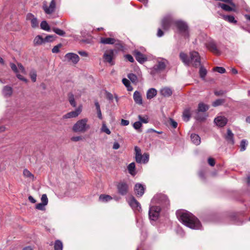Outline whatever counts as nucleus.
<instances>
[{
	"instance_id": "a211bd4d",
	"label": "nucleus",
	"mask_w": 250,
	"mask_h": 250,
	"mask_svg": "<svg viewBox=\"0 0 250 250\" xmlns=\"http://www.w3.org/2000/svg\"><path fill=\"white\" fill-rule=\"evenodd\" d=\"M26 20L30 21L31 23V26L33 28H36L38 26L39 22L35 16L31 14L28 13L26 15Z\"/></svg>"
},
{
	"instance_id": "473e14b6",
	"label": "nucleus",
	"mask_w": 250,
	"mask_h": 250,
	"mask_svg": "<svg viewBox=\"0 0 250 250\" xmlns=\"http://www.w3.org/2000/svg\"><path fill=\"white\" fill-rule=\"evenodd\" d=\"M44 43V40L40 35L36 36L34 40V43L35 45H38Z\"/></svg>"
},
{
	"instance_id": "052dcab7",
	"label": "nucleus",
	"mask_w": 250,
	"mask_h": 250,
	"mask_svg": "<svg viewBox=\"0 0 250 250\" xmlns=\"http://www.w3.org/2000/svg\"><path fill=\"white\" fill-rule=\"evenodd\" d=\"M71 141H74V142H78L80 140H82V137L81 136H74V137H72L71 138Z\"/></svg>"
},
{
	"instance_id": "39448f33",
	"label": "nucleus",
	"mask_w": 250,
	"mask_h": 250,
	"mask_svg": "<svg viewBox=\"0 0 250 250\" xmlns=\"http://www.w3.org/2000/svg\"><path fill=\"white\" fill-rule=\"evenodd\" d=\"M175 24L178 30L179 33L185 38L189 37V31L187 24L183 21H178L175 22Z\"/></svg>"
},
{
	"instance_id": "774afa93",
	"label": "nucleus",
	"mask_w": 250,
	"mask_h": 250,
	"mask_svg": "<svg viewBox=\"0 0 250 250\" xmlns=\"http://www.w3.org/2000/svg\"><path fill=\"white\" fill-rule=\"evenodd\" d=\"M129 122L128 120L122 119L121 120V125L124 126H126L128 125Z\"/></svg>"
},
{
	"instance_id": "680f3d73",
	"label": "nucleus",
	"mask_w": 250,
	"mask_h": 250,
	"mask_svg": "<svg viewBox=\"0 0 250 250\" xmlns=\"http://www.w3.org/2000/svg\"><path fill=\"white\" fill-rule=\"evenodd\" d=\"M78 53L81 56L87 57L88 56V54L85 51H78Z\"/></svg>"
},
{
	"instance_id": "4468645a",
	"label": "nucleus",
	"mask_w": 250,
	"mask_h": 250,
	"mask_svg": "<svg viewBox=\"0 0 250 250\" xmlns=\"http://www.w3.org/2000/svg\"><path fill=\"white\" fill-rule=\"evenodd\" d=\"M82 112V107L79 106L75 110L71 111L64 115L63 119H68L77 117Z\"/></svg>"
},
{
	"instance_id": "a19ab883",
	"label": "nucleus",
	"mask_w": 250,
	"mask_h": 250,
	"mask_svg": "<svg viewBox=\"0 0 250 250\" xmlns=\"http://www.w3.org/2000/svg\"><path fill=\"white\" fill-rule=\"evenodd\" d=\"M23 175L26 177L29 178L30 179H34V175L27 169H25L23 172Z\"/></svg>"
},
{
	"instance_id": "69168bd1",
	"label": "nucleus",
	"mask_w": 250,
	"mask_h": 250,
	"mask_svg": "<svg viewBox=\"0 0 250 250\" xmlns=\"http://www.w3.org/2000/svg\"><path fill=\"white\" fill-rule=\"evenodd\" d=\"M170 125L174 128H175L177 126V123L176 122L174 121L173 120L170 119Z\"/></svg>"
},
{
	"instance_id": "1a4fd4ad",
	"label": "nucleus",
	"mask_w": 250,
	"mask_h": 250,
	"mask_svg": "<svg viewBox=\"0 0 250 250\" xmlns=\"http://www.w3.org/2000/svg\"><path fill=\"white\" fill-rule=\"evenodd\" d=\"M208 106L207 104H203V103H200L198 104V113L197 115H196L195 118L197 120L199 121H203L206 119L205 117H200V114L199 112H206L207 110L208 109Z\"/></svg>"
},
{
	"instance_id": "49530a36",
	"label": "nucleus",
	"mask_w": 250,
	"mask_h": 250,
	"mask_svg": "<svg viewBox=\"0 0 250 250\" xmlns=\"http://www.w3.org/2000/svg\"><path fill=\"white\" fill-rule=\"evenodd\" d=\"M69 101L70 104L73 106V107H75L76 105L74 95L70 93L69 94Z\"/></svg>"
},
{
	"instance_id": "20e7f679",
	"label": "nucleus",
	"mask_w": 250,
	"mask_h": 250,
	"mask_svg": "<svg viewBox=\"0 0 250 250\" xmlns=\"http://www.w3.org/2000/svg\"><path fill=\"white\" fill-rule=\"evenodd\" d=\"M167 64L168 61L166 59L162 58H158L156 61V64L152 69L151 74H154L156 73L163 71Z\"/></svg>"
},
{
	"instance_id": "2f4dec72",
	"label": "nucleus",
	"mask_w": 250,
	"mask_h": 250,
	"mask_svg": "<svg viewBox=\"0 0 250 250\" xmlns=\"http://www.w3.org/2000/svg\"><path fill=\"white\" fill-rule=\"evenodd\" d=\"M220 15L222 17L224 20L228 21L230 23L236 24L237 22V21L235 20V18L233 16H227L224 15Z\"/></svg>"
},
{
	"instance_id": "6e6d98bb",
	"label": "nucleus",
	"mask_w": 250,
	"mask_h": 250,
	"mask_svg": "<svg viewBox=\"0 0 250 250\" xmlns=\"http://www.w3.org/2000/svg\"><path fill=\"white\" fill-rule=\"evenodd\" d=\"M61 44H59L57 45H56L52 49V52L53 53H58L59 52V48L61 47Z\"/></svg>"
},
{
	"instance_id": "8fccbe9b",
	"label": "nucleus",
	"mask_w": 250,
	"mask_h": 250,
	"mask_svg": "<svg viewBox=\"0 0 250 250\" xmlns=\"http://www.w3.org/2000/svg\"><path fill=\"white\" fill-rule=\"evenodd\" d=\"M101 130H102V131L106 133L107 134H110L111 133V131L107 128L106 125L104 123H103L102 125Z\"/></svg>"
},
{
	"instance_id": "0e129e2a",
	"label": "nucleus",
	"mask_w": 250,
	"mask_h": 250,
	"mask_svg": "<svg viewBox=\"0 0 250 250\" xmlns=\"http://www.w3.org/2000/svg\"><path fill=\"white\" fill-rule=\"evenodd\" d=\"M208 163L209 165L212 167L215 165V160L212 158H209L208 159Z\"/></svg>"
},
{
	"instance_id": "3c124183",
	"label": "nucleus",
	"mask_w": 250,
	"mask_h": 250,
	"mask_svg": "<svg viewBox=\"0 0 250 250\" xmlns=\"http://www.w3.org/2000/svg\"><path fill=\"white\" fill-rule=\"evenodd\" d=\"M213 70L221 74L224 73L226 72L225 69L222 67H215L213 68Z\"/></svg>"
},
{
	"instance_id": "4d7b16f0",
	"label": "nucleus",
	"mask_w": 250,
	"mask_h": 250,
	"mask_svg": "<svg viewBox=\"0 0 250 250\" xmlns=\"http://www.w3.org/2000/svg\"><path fill=\"white\" fill-rule=\"evenodd\" d=\"M142 126L141 122L140 121L136 122L133 124V127L136 129H140Z\"/></svg>"
},
{
	"instance_id": "37998d69",
	"label": "nucleus",
	"mask_w": 250,
	"mask_h": 250,
	"mask_svg": "<svg viewBox=\"0 0 250 250\" xmlns=\"http://www.w3.org/2000/svg\"><path fill=\"white\" fill-rule=\"evenodd\" d=\"M53 31L56 34H57L60 36H63L65 34V33L64 31H63L62 30L60 29L59 28H54L53 29Z\"/></svg>"
},
{
	"instance_id": "864d4df0",
	"label": "nucleus",
	"mask_w": 250,
	"mask_h": 250,
	"mask_svg": "<svg viewBox=\"0 0 250 250\" xmlns=\"http://www.w3.org/2000/svg\"><path fill=\"white\" fill-rule=\"evenodd\" d=\"M42 203L47 205L48 203V198L46 194H44L41 197Z\"/></svg>"
},
{
	"instance_id": "de8ad7c7",
	"label": "nucleus",
	"mask_w": 250,
	"mask_h": 250,
	"mask_svg": "<svg viewBox=\"0 0 250 250\" xmlns=\"http://www.w3.org/2000/svg\"><path fill=\"white\" fill-rule=\"evenodd\" d=\"M199 73L200 77L202 78H204L207 74V70L204 67H203V66H201L200 68Z\"/></svg>"
},
{
	"instance_id": "f257e3e1",
	"label": "nucleus",
	"mask_w": 250,
	"mask_h": 250,
	"mask_svg": "<svg viewBox=\"0 0 250 250\" xmlns=\"http://www.w3.org/2000/svg\"><path fill=\"white\" fill-rule=\"evenodd\" d=\"M176 214L179 220L187 227L192 229H201L200 222L191 213L186 210H179L177 211Z\"/></svg>"
},
{
	"instance_id": "c85d7f7f",
	"label": "nucleus",
	"mask_w": 250,
	"mask_h": 250,
	"mask_svg": "<svg viewBox=\"0 0 250 250\" xmlns=\"http://www.w3.org/2000/svg\"><path fill=\"white\" fill-rule=\"evenodd\" d=\"M100 42L104 44H112L115 42V40L112 38H102Z\"/></svg>"
},
{
	"instance_id": "4c0bfd02",
	"label": "nucleus",
	"mask_w": 250,
	"mask_h": 250,
	"mask_svg": "<svg viewBox=\"0 0 250 250\" xmlns=\"http://www.w3.org/2000/svg\"><path fill=\"white\" fill-rule=\"evenodd\" d=\"M248 145V142L245 139L242 140L240 142V151H244L246 150V147Z\"/></svg>"
},
{
	"instance_id": "e2e57ef3",
	"label": "nucleus",
	"mask_w": 250,
	"mask_h": 250,
	"mask_svg": "<svg viewBox=\"0 0 250 250\" xmlns=\"http://www.w3.org/2000/svg\"><path fill=\"white\" fill-rule=\"evenodd\" d=\"M17 78L21 80V81H23L24 82H25V83H27V80L26 79H25L24 77H23L22 75H21V74H19V73H17V75H16Z\"/></svg>"
},
{
	"instance_id": "5fc2aeb1",
	"label": "nucleus",
	"mask_w": 250,
	"mask_h": 250,
	"mask_svg": "<svg viewBox=\"0 0 250 250\" xmlns=\"http://www.w3.org/2000/svg\"><path fill=\"white\" fill-rule=\"evenodd\" d=\"M10 67H11L12 70L15 73H16V74L19 73L18 68L15 64H14L13 63H10Z\"/></svg>"
},
{
	"instance_id": "b1692460",
	"label": "nucleus",
	"mask_w": 250,
	"mask_h": 250,
	"mask_svg": "<svg viewBox=\"0 0 250 250\" xmlns=\"http://www.w3.org/2000/svg\"><path fill=\"white\" fill-rule=\"evenodd\" d=\"M160 92L162 96L166 97L170 96L172 94V90L170 88L167 87L162 88L160 90Z\"/></svg>"
},
{
	"instance_id": "338daca9",
	"label": "nucleus",
	"mask_w": 250,
	"mask_h": 250,
	"mask_svg": "<svg viewBox=\"0 0 250 250\" xmlns=\"http://www.w3.org/2000/svg\"><path fill=\"white\" fill-rule=\"evenodd\" d=\"M125 58L128 61H129L131 62H134V59L133 57L130 55H126L125 56Z\"/></svg>"
},
{
	"instance_id": "f8f14e48",
	"label": "nucleus",
	"mask_w": 250,
	"mask_h": 250,
	"mask_svg": "<svg viewBox=\"0 0 250 250\" xmlns=\"http://www.w3.org/2000/svg\"><path fill=\"white\" fill-rule=\"evenodd\" d=\"M56 5V0H52L50 3L49 6L46 5H44L43 6V9L45 13L47 14H50L55 11Z\"/></svg>"
},
{
	"instance_id": "ddd939ff",
	"label": "nucleus",
	"mask_w": 250,
	"mask_h": 250,
	"mask_svg": "<svg viewBox=\"0 0 250 250\" xmlns=\"http://www.w3.org/2000/svg\"><path fill=\"white\" fill-rule=\"evenodd\" d=\"M117 189L118 192L120 194L125 195L127 193L128 191V187L126 183L121 182L118 184Z\"/></svg>"
},
{
	"instance_id": "c03bdc74",
	"label": "nucleus",
	"mask_w": 250,
	"mask_h": 250,
	"mask_svg": "<svg viewBox=\"0 0 250 250\" xmlns=\"http://www.w3.org/2000/svg\"><path fill=\"white\" fill-rule=\"evenodd\" d=\"M55 38L56 37L54 35H48L44 39H43L44 42H53L55 40Z\"/></svg>"
},
{
	"instance_id": "423d86ee",
	"label": "nucleus",
	"mask_w": 250,
	"mask_h": 250,
	"mask_svg": "<svg viewBox=\"0 0 250 250\" xmlns=\"http://www.w3.org/2000/svg\"><path fill=\"white\" fill-rule=\"evenodd\" d=\"M135 152V160L137 163H143L146 164L149 160V154L148 153H144L143 155L141 154V149L137 146L134 148Z\"/></svg>"
},
{
	"instance_id": "9d476101",
	"label": "nucleus",
	"mask_w": 250,
	"mask_h": 250,
	"mask_svg": "<svg viewBox=\"0 0 250 250\" xmlns=\"http://www.w3.org/2000/svg\"><path fill=\"white\" fill-rule=\"evenodd\" d=\"M64 58L68 62H71L74 64H77L80 61L79 56L73 53H68L66 54Z\"/></svg>"
},
{
	"instance_id": "13d9d810",
	"label": "nucleus",
	"mask_w": 250,
	"mask_h": 250,
	"mask_svg": "<svg viewBox=\"0 0 250 250\" xmlns=\"http://www.w3.org/2000/svg\"><path fill=\"white\" fill-rule=\"evenodd\" d=\"M105 96L107 99H108L109 101H112L113 99V95L108 92H106L105 93Z\"/></svg>"
},
{
	"instance_id": "f704fd0d",
	"label": "nucleus",
	"mask_w": 250,
	"mask_h": 250,
	"mask_svg": "<svg viewBox=\"0 0 250 250\" xmlns=\"http://www.w3.org/2000/svg\"><path fill=\"white\" fill-rule=\"evenodd\" d=\"M123 83L126 87L127 89L129 91H131L133 90V87L130 85V82L126 78H124L122 80Z\"/></svg>"
},
{
	"instance_id": "79ce46f5",
	"label": "nucleus",
	"mask_w": 250,
	"mask_h": 250,
	"mask_svg": "<svg viewBox=\"0 0 250 250\" xmlns=\"http://www.w3.org/2000/svg\"><path fill=\"white\" fill-rule=\"evenodd\" d=\"M29 76L31 80L33 82H35L36 81L37 78V73L36 71L35 70H31L29 73Z\"/></svg>"
},
{
	"instance_id": "58836bf2",
	"label": "nucleus",
	"mask_w": 250,
	"mask_h": 250,
	"mask_svg": "<svg viewBox=\"0 0 250 250\" xmlns=\"http://www.w3.org/2000/svg\"><path fill=\"white\" fill-rule=\"evenodd\" d=\"M62 243L61 241L58 240L55 241L54 250H62Z\"/></svg>"
},
{
	"instance_id": "72a5a7b5",
	"label": "nucleus",
	"mask_w": 250,
	"mask_h": 250,
	"mask_svg": "<svg viewBox=\"0 0 250 250\" xmlns=\"http://www.w3.org/2000/svg\"><path fill=\"white\" fill-rule=\"evenodd\" d=\"M127 169L129 173L132 175H135L136 174L135 169V163L133 162L130 163L127 167Z\"/></svg>"
},
{
	"instance_id": "2eb2a0df",
	"label": "nucleus",
	"mask_w": 250,
	"mask_h": 250,
	"mask_svg": "<svg viewBox=\"0 0 250 250\" xmlns=\"http://www.w3.org/2000/svg\"><path fill=\"white\" fill-rule=\"evenodd\" d=\"M128 204L134 210L139 211L141 209L140 204L135 199L134 197H131L128 200Z\"/></svg>"
},
{
	"instance_id": "7c9ffc66",
	"label": "nucleus",
	"mask_w": 250,
	"mask_h": 250,
	"mask_svg": "<svg viewBox=\"0 0 250 250\" xmlns=\"http://www.w3.org/2000/svg\"><path fill=\"white\" fill-rule=\"evenodd\" d=\"M226 139L231 144H234L233 134L230 129H228L227 130V134L226 136Z\"/></svg>"
},
{
	"instance_id": "c9c22d12",
	"label": "nucleus",
	"mask_w": 250,
	"mask_h": 250,
	"mask_svg": "<svg viewBox=\"0 0 250 250\" xmlns=\"http://www.w3.org/2000/svg\"><path fill=\"white\" fill-rule=\"evenodd\" d=\"M112 198L108 195L102 194L99 197V200L102 202H107L110 201Z\"/></svg>"
},
{
	"instance_id": "dca6fc26",
	"label": "nucleus",
	"mask_w": 250,
	"mask_h": 250,
	"mask_svg": "<svg viewBox=\"0 0 250 250\" xmlns=\"http://www.w3.org/2000/svg\"><path fill=\"white\" fill-rule=\"evenodd\" d=\"M172 22V19L170 16H168L164 17L162 21V26L163 28L166 30H168Z\"/></svg>"
},
{
	"instance_id": "4be33fe9",
	"label": "nucleus",
	"mask_w": 250,
	"mask_h": 250,
	"mask_svg": "<svg viewBox=\"0 0 250 250\" xmlns=\"http://www.w3.org/2000/svg\"><path fill=\"white\" fill-rule=\"evenodd\" d=\"M133 99L136 104L141 105L143 104L142 98L141 93L138 91H135L133 94Z\"/></svg>"
},
{
	"instance_id": "7ed1b4c3",
	"label": "nucleus",
	"mask_w": 250,
	"mask_h": 250,
	"mask_svg": "<svg viewBox=\"0 0 250 250\" xmlns=\"http://www.w3.org/2000/svg\"><path fill=\"white\" fill-rule=\"evenodd\" d=\"M152 205H159L162 208L167 207L169 204V201L166 195L159 193L156 194L151 200Z\"/></svg>"
},
{
	"instance_id": "9b49d317",
	"label": "nucleus",
	"mask_w": 250,
	"mask_h": 250,
	"mask_svg": "<svg viewBox=\"0 0 250 250\" xmlns=\"http://www.w3.org/2000/svg\"><path fill=\"white\" fill-rule=\"evenodd\" d=\"M114 55V50H110L105 52L103 55V59L104 62L109 63L111 65L114 64L113 61V58Z\"/></svg>"
},
{
	"instance_id": "5701e85b",
	"label": "nucleus",
	"mask_w": 250,
	"mask_h": 250,
	"mask_svg": "<svg viewBox=\"0 0 250 250\" xmlns=\"http://www.w3.org/2000/svg\"><path fill=\"white\" fill-rule=\"evenodd\" d=\"M2 92L5 97H9L12 95L13 93L12 88L8 85L5 86L3 88Z\"/></svg>"
},
{
	"instance_id": "6e6552de",
	"label": "nucleus",
	"mask_w": 250,
	"mask_h": 250,
	"mask_svg": "<svg viewBox=\"0 0 250 250\" xmlns=\"http://www.w3.org/2000/svg\"><path fill=\"white\" fill-rule=\"evenodd\" d=\"M190 63L194 67H198L201 64L200 57L198 52L192 51L190 53Z\"/></svg>"
},
{
	"instance_id": "e433bc0d",
	"label": "nucleus",
	"mask_w": 250,
	"mask_h": 250,
	"mask_svg": "<svg viewBox=\"0 0 250 250\" xmlns=\"http://www.w3.org/2000/svg\"><path fill=\"white\" fill-rule=\"evenodd\" d=\"M41 28L45 31H50V28L47 22L45 21H43L41 23Z\"/></svg>"
},
{
	"instance_id": "412c9836",
	"label": "nucleus",
	"mask_w": 250,
	"mask_h": 250,
	"mask_svg": "<svg viewBox=\"0 0 250 250\" xmlns=\"http://www.w3.org/2000/svg\"><path fill=\"white\" fill-rule=\"evenodd\" d=\"M208 48L213 52L214 54L216 55H219L220 54V51L217 48L215 43L213 42H210L207 44V45Z\"/></svg>"
},
{
	"instance_id": "a878e982",
	"label": "nucleus",
	"mask_w": 250,
	"mask_h": 250,
	"mask_svg": "<svg viewBox=\"0 0 250 250\" xmlns=\"http://www.w3.org/2000/svg\"><path fill=\"white\" fill-rule=\"evenodd\" d=\"M218 6L222 8L224 10L226 11H235V7H234L232 6H229L226 4L218 3Z\"/></svg>"
},
{
	"instance_id": "aec40b11",
	"label": "nucleus",
	"mask_w": 250,
	"mask_h": 250,
	"mask_svg": "<svg viewBox=\"0 0 250 250\" xmlns=\"http://www.w3.org/2000/svg\"><path fill=\"white\" fill-rule=\"evenodd\" d=\"M214 121L217 125L223 127L227 124L228 120L225 117L219 116L215 118Z\"/></svg>"
},
{
	"instance_id": "603ef678",
	"label": "nucleus",
	"mask_w": 250,
	"mask_h": 250,
	"mask_svg": "<svg viewBox=\"0 0 250 250\" xmlns=\"http://www.w3.org/2000/svg\"><path fill=\"white\" fill-rule=\"evenodd\" d=\"M46 205L42 203L37 204L36 205V208L41 210H43L45 209V206Z\"/></svg>"
},
{
	"instance_id": "cd10ccee",
	"label": "nucleus",
	"mask_w": 250,
	"mask_h": 250,
	"mask_svg": "<svg viewBox=\"0 0 250 250\" xmlns=\"http://www.w3.org/2000/svg\"><path fill=\"white\" fill-rule=\"evenodd\" d=\"M190 139L192 142L196 146L200 145L201 139L200 136L196 134H192L190 135Z\"/></svg>"
},
{
	"instance_id": "6ab92c4d",
	"label": "nucleus",
	"mask_w": 250,
	"mask_h": 250,
	"mask_svg": "<svg viewBox=\"0 0 250 250\" xmlns=\"http://www.w3.org/2000/svg\"><path fill=\"white\" fill-rule=\"evenodd\" d=\"M134 55L136 60L140 63H143L147 60L146 56L142 54L138 50H135L134 52Z\"/></svg>"
},
{
	"instance_id": "0eeeda50",
	"label": "nucleus",
	"mask_w": 250,
	"mask_h": 250,
	"mask_svg": "<svg viewBox=\"0 0 250 250\" xmlns=\"http://www.w3.org/2000/svg\"><path fill=\"white\" fill-rule=\"evenodd\" d=\"M161 208L157 205H152L149 208V217L151 220L155 221L159 216Z\"/></svg>"
},
{
	"instance_id": "f03ea898",
	"label": "nucleus",
	"mask_w": 250,
	"mask_h": 250,
	"mask_svg": "<svg viewBox=\"0 0 250 250\" xmlns=\"http://www.w3.org/2000/svg\"><path fill=\"white\" fill-rule=\"evenodd\" d=\"M88 119L83 118L78 121L73 125L72 130L75 132L84 133L88 130L90 126L87 124Z\"/></svg>"
},
{
	"instance_id": "a18cd8bd",
	"label": "nucleus",
	"mask_w": 250,
	"mask_h": 250,
	"mask_svg": "<svg viewBox=\"0 0 250 250\" xmlns=\"http://www.w3.org/2000/svg\"><path fill=\"white\" fill-rule=\"evenodd\" d=\"M139 121L142 123L146 124L148 122V118L147 116H142L141 115L138 116Z\"/></svg>"
},
{
	"instance_id": "09e8293b",
	"label": "nucleus",
	"mask_w": 250,
	"mask_h": 250,
	"mask_svg": "<svg viewBox=\"0 0 250 250\" xmlns=\"http://www.w3.org/2000/svg\"><path fill=\"white\" fill-rule=\"evenodd\" d=\"M224 102L225 100L223 99H217L212 103V105L213 106H217L221 105Z\"/></svg>"
},
{
	"instance_id": "c756f323",
	"label": "nucleus",
	"mask_w": 250,
	"mask_h": 250,
	"mask_svg": "<svg viewBox=\"0 0 250 250\" xmlns=\"http://www.w3.org/2000/svg\"><path fill=\"white\" fill-rule=\"evenodd\" d=\"M157 95V90L155 88L149 89L146 93V97L148 99H151Z\"/></svg>"
},
{
	"instance_id": "f3484780",
	"label": "nucleus",
	"mask_w": 250,
	"mask_h": 250,
	"mask_svg": "<svg viewBox=\"0 0 250 250\" xmlns=\"http://www.w3.org/2000/svg\"><path fill=\"white\" fill-rule=\"evenodd\" d=\"M145 188L140 183H137L134 187V191L136 195L138 197H141L144 194Z\"/></svg>"
},
{
	"instance_id": "ea45409f",
	"label": "nucleus",
	"mask_w": 250,
	"mask_h": 250,
	"mask_svg": "<svg viewBox=\"0 0 250 250\" xmlns=\"http://www.w3.org/2000/svg\"><path fill=\"white\" fill-rule=\"evenodd\" d=\"M128 78L133 83H137L138 82V78L136 75L133 73H129L127 75Z\"/></svg>"
},
{
	"instance_id": "393cba45",
	"label": "nucleus",
	"mask_w": 250,
	"mask_h": 250,
	"mask_svg": "<svg viewBox=\"0 0 250 250\" xmlns=\"http://www.w3.org/2000/svg\"><path fill=\"white\" fill-rule=\"evenodd\" d=\"M180 58L186 65L188 66L190 64V58L188 57L186 54L181 52L180 54Z\"/></svg>"
},
{
	"instance_id": "bf43d9fd",
	"label": "nucleus",
	"mask_w": 250,
	"mask_h": 250,
	"mask_svg": "<svg viewBox=\"0 0 250 250\" xmlns=\"http://www.w3.org/2000/svg\"><path fill=\"white\" fill-rule=\"evenodd\" d=\"M18 69L21 71V73H25V70L23 66L20 63H18Z\"/></svg>"
},
{
	"instance_id": "bb28decb",
	"label": "nucleus",
	"mask_w": 250,
	"mask_h": 250,
	"mask_svg": "<svg viewBox=\"0 0 250 250\" xmlns=\"http://www.w3.org/2000/svg\"><path fill=\"white\" fill-rule=\"evenodd\" d=\"M190 108L188 107L184 109L183 113V119L184 121L188 122L190 118Z\"/></svg>"
}]
</instances>
